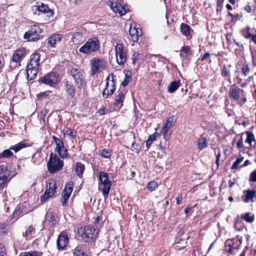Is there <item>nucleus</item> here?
I'll return each mask as SVG.
<instances>
[{
	"instance_id": "f257e3e1",
	"label": "nucleus",
	"mask_w": 256,
	"mask_h": 256,
	"mask_svg": "<svg viewBox=\"0 0 256 256\" xmlns=\"http://www.w3.org/2000/svg\"><path fill=\"white\" fill-rule=\"evenodd\" d=\"M79 235L82 238L83 240L86 242L90 240H95L98 234V230L94 226H86L80 228L78 230Z\"/></svg>"
},
{
	"instance_id": "f03ea898",
	"label": "nucleus",
	"mask_w": 256,
	"mask_h": 256,
	"mask_svg": "<svg viewBox=\"0 0 256 256\" xmlns=\"http://www.w3.org/2000/svg\"><path fill=\"white\" fill-rule=\"evenodd\" d=\"M98 175L100 182L98 189L102 190L104 197L106 198L110 192L112 186L111 182L109 180V176L107 173L104 172H100Z\"/></svg>"
},
{
	"instance_id": "7ed1b4c3",
	"label": "nucleus",
	"mask_w": 256,
	"mask_h": 256,
	"mask_svg": "<svg viewBox=\"0 0 256 256\" xmlns=\"http://www.w3.org/2000/svg\"><path fill=\"white\" fill-rule=\"evenodd\" d=\"M64 166V162L56 154L51 153L47 163L48 170L50 173L54 174L59 171Z\"/></svg>"
},
{
	"instance_id": "20e7f679",
	"label": "nucleus",
	"mask_w": 256,
	"mask_h": 256,
	"mask_svg": "<svg viewBox=\"0 0 256 256\" xmlns=\"http://www.w3.org/2000/svg\"><path fill=\"white\" fill-rule=\"evenodd\" d=\"M115 76L110 73L106 78L105 88L102 92V96L106 98L109 96L112 95L116 90Z\"/></svg>"
},
{
	"instance_id": "39448f33",
	"label": "nucleus",
	"mask_w": 256,
	"mask_h": 256,
	"mask_svg": "<svg viewBox=\"0 0 256 256\" xmlns=\"http://www.w3.org/2000/svg\"><path fill=\"white\" fill-rule=\"evenodd\" d=\"M100 48V43L97 38L90 39L79 51L85 54H90L98 50Z\"/></svg>"
},
{
	"instance_id": "423d86ee",
	"label": "nucleus",
	"mask_w": 256,
	"mask_h": 256,
	"mask_svg": "<svg viewBox=\"0 0 256 256\" xmlns=\"http://www.w3.org/2000/svg\"><path fill=\"white\" fill-rule=\"evenodd\" d=\"M57 188V183L54 179L50 180L47 182L46 189L44 194L40 197L42 202L46 201L49 198L52 197L56 192Z\"/></svg>"
},
{
	"instance_id": "0eeeda50",
	"label": "nucleus",
	"mask_w": 256,
	"mask_h": 256,
	"mask_svg": "<svg viewBox=\"0 0 256 256\" xmlns=\"http://www.w3.org/2000/svg\"><path fill=\"white\" fill-rule=\"evenodd\" d=\"M42 32V30L38 25L34 24L30 26V28L28 32H25L24 38L28 41L38 40L40 38V34Z\"/></svg>"
},
{
	"instance_id": "6e6552de",
	"label": "nucleus",
	"mask_w": 256,
	"mask_h": 256,
	"mask_svg": "<svg viewBox=\"0 0 256 256\" xmlns=\"http://www.w3.org/2000/svg\"><path fill=\"white\" fill-rule=\"evenodd\" d=\"M32 10L34 14L40 15L41 14H46L48 18L52 16L54 12L48 8L47 5L42 2H38L32 8Z\"/></svg>"
},
{
	"instance_id": "1a4fd4ad",
	"label": "nucleus",
	"mask_w": 256,
	"mask_h": 256,
	"mask_svg": "<svg viewBox=\"0 0 256 256\" xmlns=\"http://www.w3.org/2000/svg\"><path fill=\"white\" fill-rule=\"evenodd\" d=\"M106 62L102 59L94 58L90 60V72L92 76L98 73L105 68Z\"/></svg>"
},
{
	"instance_id": "9d476101",
	"label": "nucleus",
	"mask_w": 256,
	"mask_h": 256,
	"mask_svg": "<svg viewBox=\"0 0 256 256\" xmlns=\"http://www.w3.org/2000/svg\"><path fill=\"white\" fill-rule=\"evenodd\" d=\"M70 74L74 79L75 83L78 85V88H80L84 86L85 79L81 70L72 68L70 70Z\"/></svg>"
},
{
	"instance_id": "9b49d317",
	"label": "nucleus",
	"mask_w": 256,
	"mask_h": 256,
	"mask_svg": "<svg viewBox=\"0 0 256 256\" xmlns=\"http://www.w3.org/2000/svg\"><path fill=\"white\" fill-rule=\"evenodd\" d=\"M114 50L118 64L119 65L124 64L126 60V54L123 45L122 44H117L115 46Z\"/></svg>"
},
{
	"instance_id": "f8f14e48",
	"label": "nucleus",
	"mask_w": 256,
	"mask_h": 256,
	"mask_svg": "<svg viewBox=\"0 0 256 256\" xmlns=\"http://www.w3.org/2000/svg\"><path fill=\"white\" fill-rule=\"evenodd\" d=\"M58 75L54 72H50L46 76H42L40 82L42 84L50 86L56 84L58 81Z\"/></svg>"
},
{
	"instance_id": "ddd939ff",
	"label": "nucleus",
	"mask_w": 256,
	"mask_h": 256,
	"mask_svg": "<svg viewBox=\"0 0 256 256\" xmlns=\"http://www.w3.org/2000/svg\"><path fill=\"white\" fill-rule=\"evenodd\" d=\"M242 199L244 203L250 202L254 203L256 202V190L254 189H248L243 191Z\"/></svg>"
},
{
	"instance_id": "4468645a",
	"label": "nucleus",
	"mask_w": 256,
	"mask_h": 256,
	"mask_svg": "<svg viewBox=\"0 0 256 256\" xmlns=\"http://www.w3.org/2000/svg\"><path fill=\"white\" fill-rule=\"evenodd\" d=\"M73 183L72 182H68L65 186L64 189L62 192V203L63 206H65L67 201L69 199L71 193L72 191Z\"/></svg>"
},
{
	"instance_id": "2eb2a0df",
	"label": "nucleus",
	"mask_w": 256,
	"mask_h": 256,
	"mask_svg": "<svg viewBox=\"0 0 256 256\" xmlns=\"http://www.w3.org/2000/svg\"><path fill=\"white\" fill-rule=\"evenodd\" d=\"M110 6L112 10L116 13L119 14L120 16L125 14L127 12L124 5H122L117 0H110Z\"/></svg>"
},
{
	"instance_id": "dca6fc26",
	"label": "nucleus",
	"mask_w": 256,
	"mask_h": 256,
	"mask_svg": "<svg viewBox=\"0 0 256 256\" xmlns=\"http://www.w3.org/2000/svg\"><path fill=\"white\" fill-rule=\"evenodd\" d=\"M68 242V238L65 232H61L58 236L56 245L58 250H63Z\"/></svg>"
},
{
	"instance_id": "f3484780",
	"label": "nucleus",
	"mask_w": 256,
	"mask_h": 256,
	"mask_svg": "<svg viewBox=\"0 0 256 256\" xmlns=\"http://www.w3.org/2000/svg\"><path fill=\"white\" fill-rule=\"evenodd\" d=\"M126 93V90L124 88H120L116 94L114 105L118 106V108H120L123 104Z\"/></svg>"
},
{
	"instance_id": "a211bd4d",
	"label": "nucleus",
	"mask_w": 256,
	"mask_h": 256,
	"mask_svg": "<svg viewBox=\"0 0 256 256\" xmlns=\"http://www.w3.org/2000/svg\"><path fill=\"white\" fill-rule=\"evenodd\" d=\"M26 54V52L24 48L16 50L12 55V61L18 62L25 56Z\"/></svg>"
},
{
	"instance_id": "6ab92c4d",
	"label": "nucleus",
	"mask_w": 256,
	"mask_h": 256,
	"mask_svg": "<svg viewBox=\"0 0 256 256\" xmlns=\"http://www.w3.org/2000/svg\"><path fill=\"white\" fill-rule=\"evenodd\" d=\"M40 55L38 53H34L30 56V62L28 66L31 68H38L40 66Z\"/></svg>"
},
{
	"instance_id": "aec40b11",
	"label": "nucleus",
	"mask_w": 256,
	"mask_h": 256,
	"mask_svg": "<svg viewBox=\"0 0 256 256\" xmlns=\"http://www.w3.org/2000/svg\"><path fill=\"white\" fill-rule=\"evenodd\" d=\"M64 84L65 90L71 98H73L75 96L76 94L75 87L71 82H69L67 80H64Z\"/></svg>"
},
{
	"instance_id": "412c9836",
	"label": "nucleus",
	"mask_w": 256,
	"mask_h": 256,
	"mask_svg": "<svg viewBox=\"0 0 256 256\" xmlns=\"http://www.w3.org/2000/svg\"><path fill=\"white\" fill-rule=\"evenodd\" d=\"M173 124L174 118L173 116H170L166 119V122L162 130V133L164 138L166 137L168 130L172 127Z\"/></svg>"
},
{
	"instance_id": "4be33fe9",
	"label": "nucleus",
	"mask_w": 256,
	"mask_h": 256,
	"mask_svg": "<svg viewBox=\"0 0 256 256\" xmlns=\"http://www.w3.org/2000/svg\"><path fill=\"white\" fill-rule=\"evenodd\" d=\"M243 92L244 90L238 88H231L228 92L229 97L231 99L238 101L240 98V94Z\"/></svg>"
},
{
	"instance_id": "5701e85b",
	"label": "nucleus",
	"mask_w": 256,
	"mask_h": 256,
	"mask_svg": "<svg viewBox=\"0 0 256 256\" xmlns=\"http://www.w3.org/2000/svg\"><path fill=\"white\" fill-rule=\"evenodd\" d=\"M38 68H31L29 66L27 65L26 67V75L27 78L29 80H32L34 79L38 72Z\"/></svg>"
},
{
	"instance_id": "b1692460",
	"label": "nucleus",
	"mask_w": 256,
	"mask_h": 256,
	"mask_svg": "<svg viewBox=\"0 0 256 256\" xmlns=\"http://www.w3.org/2000/svg\"><path fill=\"white\" fill-rule=\"evenodd\" d=\"M62 38V35L60 34H56L52 36L48 39V44H50L51 47L54 48L57 43L60 42L61 41Z\"/></svg>"
},
{
	"instance_id": "393cba45",
	"label": "nucleus",
	"mask_w": 256,
	"mask_h": 256,
	"mask_svg": "<svg viewBox=\"0 0 256 256\" xmlns=\"http://www.w3.org/2000/svg\"><path fill=\"white\" fill-rule=\"evenodd\" d=\"M129 33L134 42H137L138 40V36L142 34L140 30H138V28H136L135 27L132 28V26L130 28Z\"/></svg>"
},
{
	"instance_id": "a878e982",
	"label": "nucleus",
	"mask_w": 256,
	"mask_h": 256,
	"mask_svg": "<svg viewBox=\"0 0 256 256\" xmlns=\"http://www.w3.org/2000/svg\"><path fill=\"white\" fill-rule=\"evenodd\" d=\"M28 146L29 144L28 143L22 141L14 146H10V149L13 150L15 152H18L22 149L26 148Z\"/></svg>"
},
{
	"instance_id": "bb28decb",
	"label": "nucleus",
	"mask_w": 256,
	"mask_h": 256,
	"mask_svg": "<svg viewBox=\"0 0 256 256\" xmlns=\"http://www.w3.org/2000/svg\"><path fill=\"white\" fill-rule=\"evenodd\" d=\"M28 146L29 144L28 143L22 141L14 146H10V149L13 150L15 152H18L22 149L26 148Z\"/></svg>"
},
{
	"instance_id": "cd10ccee",
	"label": "nucleus",
	"mask_w": 256,
	"mask_h": 256,
	"mask_svg": "<svg viewBox=\"0 0 256 256\" xmlns=\"http://www.w3.org/2000/svg\"><path fill=\"white\" fill-rule=\"evenodd\" d=\"M197 146L199 150H202V149L207 148L208 142L206 138L204 137L200 136V138L198 140Z\"/></svg>"
},
{
	"instance_id": "c85d7f7f",
	"label": "nucleus",
	"mask_w": 256,
	"mask_h": 256,
	"mask_svg": "<svg viewBox=\"0 0 256 256\" xmlns=\"http://www.w3.org/2000/svg\"><path fill=\"white\" fill-rule=\"evenodd\" d=\"M180 86V80L174 81L170 83L168 88V92L169 93L174 92Z\"/></svg>"
},
{
	"instance_id": "c756f323",
	"label": "nucleus",
	"mask_w": 256,
	"mask_h": 256,
	"mask_svg": "<svg viewBox=\"0 0 256 256\" xmlns=\"http://www.w3.org/2000/svg\"><path fill=\"white\" fill-rule=\"evenodd\" d=\"M84 169L85 166L84 164L80 162H78L76 163L75 166V172L78 176L81 178L82 176Z\"/></svg>"
},
{
	"instance_id": "7c9ffc66",
	"label": "nucleus",
	"mask_w": 256,
	"mask_h": 256,
	"mask_svg": "<svg viewBox=\"0 0 256 256\" xmlns=\"http://www.w3.org/2000/svg\"><path fill=\"white\" fill-rule=\"evenodd\" d=\"M52 138L56 144L54 148V152H56L57 150H59L64 146V141L61 138H58L54 136H52Z\"/></svg>"
},
{
	"instance_id": "2f4dec72",
	"label": "nucleus",
	"mask_w": 256,
	"mask_h": 256,
	"mask_svg": "<svg viewBox=\"0 0 256 256\" xmlns=\"http://www.w3.org/2000/svg\"><path fill=\"white\" fill-rule=\"evenodd\" d=\"M238 240L236 239L228 240L226 242V247H230L234 250H238L239 246L237 244Z\"/></svg>"
},
{
	"instance_id": "473e14b6",
	"label": "nucleus",
	"mask_w": 256,
	"mask_h": 256,
	"mask_svg": "<svg viewBox=\"0 0 256 256\" xmlns=\"http://www.w3.org/2000/svg\"><path fill=\"white\" fill-rule=\"evenodd\" d=\"M83 40L82 33L80 32H76L73 34L72 40L74 44H78Z\"/></svg>"
},
{
	"instance_id": "72a5a7b5",
	"label": "nucleus",
	"mask_w": 256,
	"mask_h": 256,
	"mask_svg": "<svg viewBox=\"0 0 256 256\" xmlns=\"http://www.w3.org/2000/svg\"><path fill=\"white\" fill-rule=\"evenodd\" d=\"M46 220L48 221L50 226H54L56 222V219L54 214L50 212H47L46 214Z\"/></svg>"
},
{
	"instance_id": "f704fd0d",
	"label": "nucleus",
	"mask_w": 256,
	"mask_h": 256,
	"mask_svg": "<svg viewBox=\"0 0 256 256\" xmlns=\"http://www.w3.org/2000/svg\"><path fill=\"white\" fill-rule=\"evenodd\" d=\"M56 152L58 153V156L62 158H68V152L67 148L64 146L60 148V150H57Z\"/></svg>"
},
{
	"instance_id": "c9c22d12",
	"label": "nucleus",
	"mask_w": 256,
	"mask_h": 256,
	"mask_svg": "<svg viewBox=\"0 0 256 256\" xmlns=\"http://www.w3.org/2000/svg\"><path fill=\"white\" fill-rule=\"evenodd\" d=\"M158 135V134L156 132L148 136V139L146 141V144L148 149L150 147L151 144L153 142L156 140V137Z\"/></svg>"
},
{
	"instance_id": "e433bc0d",
	"label": "nucleus",
	"mask_w": 256,
	"mask_h": 256,
	"mask_svg": "<svg viewBox=\"0 0 256 256\" xmlns=\"http://www.w3.org/2000/svg\"><path fill=\"white\" fill-rule=\"evenodd\" d=\"M190 27L188 24L182 23L180 26V30L182 34L186 36L190 34Z\"/></svg>"
},
{
	"instance_id": "4c0bfd02",
	"label": "nucleus",
	"mask_w": 256,
	"mask_h": 256,
	"mask_svg": "<svg viewBox=\"0 0 256 256\" xmlns=\"http://www.w3.org/2000/svg\"><path fill=\"white\" fill-rule=\"evenodd\" d=\"M246 134L247 136L246 140L245 141L246 142H248L250 145L252 146V142L253 141H255V138L254 136V134L252 132L248 131L246 132Z\"/></svg>"
},
{
	"instance_id": "58836bf2",
	"label": "nucleus",
	"mask_w": 256,
	"mask_h": 256,
	"mask_svg": "<svg viewBox=\"0 0 256 256\" xmlns=\"http://www.w3.org/2000/svg\"><path fill=\"white\" fill-rule=\"evenodd\" d=\"M11 150L12 149H10V148L8 149L4 150L2 152V158H8L12 157L13 156V152L11 151Z\"/></svg>"
},
{
	"instance_id": "ea45409f",
	"label": "nucleus",
	"mask_w": 256,
	"mask_h": 256,
	"mask_svg": "<svg viewBox=\"0 0 256 256\" xmlns=\"http://www.w3.org/2000/svg\"><path fill=\"white\" fill-rule=\"evenodd\" d=\"M241 218L246 220L248 222H252L254 221V216H250L249 213H246L241 215Z\"/></svg>"
},
{
	"instance_id": "a19ab883",
	"label": "nucleus",
	"mask_w": 256,
	"mask_h": 256,
	"mask_svg": "<svg viewBox=\"0 0 256 256\" xmlns=\"http://www.w3.org/2000/svg\"><path fill=\"white\" fill-rule=\"evenodd\" d=\"M244 160V157L240 156L237 158L236 162L233 164L232 169V170H236L238 168V166L240 162H242Z\"/></svg>"
},
{
	"instance_id": "79ce46f5",
	"label": "nucleus",
	"mask_w": 256,
	"mask_h": 256,
	"mask_svg": "<svg viewBox=\"0 0 256 256\" xmlns=\"http://www.w3.org/2000/svg\"><path fill=\"white\" fill-rule=\"evenodd\" d=\"M74 256H87L84 250L76 248L73 252Z\"/></svg>"
},
{
	"instance_id": "37998d69",
	"label": "nucleus",
	"mask_w": 256,
	"mask_h": 256,
	"mask_svg": "<svg viewBox=\"0 0 256 256\" xmlns=\"http://www.w3.org/2000/svg\"><path fill=\"white\" fill-rule=\"evenodd\" d=\"M158 187V184L154 181L150 182L148 185V190L151 192L156 190Z\"/></svg>"
},
{
	"instance_id": "c03bdc74",
	"label": "nucleus",
	"mask_w": 256,
	"mask_h": 256,
	"mask_svg": "<svg viewBox=\"0 0 256 256\" xmlns=\"http://www.w3.org/2000/svg\"><path fill=\"white\" fill-rule=\"evenodd\" d=\"M66 134L72 138H75L76 136V132L74 130L68 128L66 131Z\"/></svg>"
},
{
	"instance_id": "a18cd8bd",
	"label": "nucleus",
	"mask_w": 256,
	"mask_h": 256,
	"mask_svg": "<svg viewBox=\"0 0 256 256\" xmlns=\"http://www.w3.org/2000/svg\"><path fill=\"white\" fill-rule=\"evenodd\" d=\"M34 232V228L32 226H30L26 231L24 234V236L25 237H29L32 235Z\"/></svg>"
},
{
	"instance_id": "49530a36",
	"label": "nucleus",
	"mask_w": 256,
	"mask_h": 256,
	"mask_svg": "<svg viewBox=\"0 0 256 256\" xmlns=\"http://www.w3.org/2000/svg\"><path fill=\"white\" fill-rule=\"evenodd\" d=\"M112 151L110 150L104 149L101 152V155L104 158H108L111 156Z\"/></svg>"
},
{
	"instance_id": "de8ad7c7",
	"label": "nucleus",
	"mask_w": 256,
	"mask_h": 256,
	"mask_svg": "<svg viewBox=\"0 0 256 256\" xmlns=\"http://www.w3.org/2000/svg\"><path fill=\"white\" fill-rule=\"evenodd\" d=\"M221 74L223 76H225V77H230V70L226 68L225 66H223V68L222 70Z\"/></svg>"
},
{
	"instance_id": "09e8293b",
	"label": "nucleus",
	"mask_w": 256,
	"mask_h": 256,
	"mask_svg": "<svg viewBox=\"0 0 256 256\" xmlns=\"http://www.w3.org/2000/svg\"><path fill=\"white\" fill-rule=\"evenodd\" d=\"M7 181V177L6 176H0V190H2Z\"/></svg>"
},
{
	"instance_id": "8fccbe9b",
	"label": "nucleus",
	"mask_w": 256,
	"mask_h": 256,
	"mask_svg": "<svg viewBox=\"0 0 256 256\" xmlns=\"http://www.w3.org/2000/svg\"><path fill=\"white\" fill-rule=\"evenodd\" d=\"M130 76L128 74H125L124 80L122 82V84H121L123 86V87H125L130 82Z\"/></svg>"
},
{
	"instance_id": "3c124183",
	"label": "nucleus",
	"mask_w": 256,
	"mask_h": 256,
	"mask_svg": "<svg viewBox=\"0 0 256 256\" xmlns=\"http://www.w3.org/2000/svg\"><path fill=\"white\" fill-rule=\"evenodd\" d=\"M250 72V68L248 67V66L247 64H246L245 63L243 64V66L242 68V73L244 74L245 76H246Z\"/></svg>"
},
{
	"instance_id": "603ef678",
	"label": "nucleus",
	"mask_w": 256,
	"mask_h": 256,
	"mask_svg": "<svg viewBox=\"0 0 256 256\" xmlns=\"http://www.w3.org/2000/svg\"><path fill=\"white\" fill-rule=\"evenodd\" d=\"M20 256H39V254L37 252L34 251L32 252H25Z\"/></svg>"
},
{
	"instance_id": "864d4df0",
	"label": "nucleus",
	"mask_w": 256,
	"mask_h": 256,
	"mask_svg": "<svg viewBox=\"0 0 256 256\" xmlns=\"http://www.w3.org/2000/svg\"><path fill=\"white\" fill-rule=\"evenodd\" d=\"M250 181L256 182V170L252 171L250 176Z\"/></svg>"
},
{
	"instance_id": "5fc2aeb1",
	"label": "nucleus",
	"mask_w": 256,
	"mask_h": 256,
	"mask_svg": "<svg viewBox=\"0 0 256 256\" xmlns=\"http://www.w3.org/2000/svg\"><path fill=\"white\" fill-rule=\"evenodd\" d=\"M140 54L138 52H134L132 56V64H135L136 60H138Z\"/></svg>"
},
{
	"instance_id": "6e6d98bb",
	"label": "nucleus",
	"mask_w": 256,
	"mask_h": 256,
	"mask_svg": "<svg viewBox=\"0 0 256 256\" xmlns=\"http://www.w3.org/2000/svg\"><path fill=\"white\" fill-rule=\"evenodd\" d=\"M226 39L227 40V42L228 44H230L232 43V34L229 33L226 34Z\"/></svg>"
},
{
	"instance_id": "4d7b16f0",
	"label": "nucleus",
	"mask_w": 256,
	"mask_h": 256,
	"mask_svg": "<svg viewBox=\"0 0 256 256\" xmlns=\"http://www.w3.org/2000/svg\"><path fill=\"white\" fill-rule=\"evenodd\" d=\"M234 228L236 230L240 231L242 229V224L238 221L235 222L234 224Z\"/></svg>"
},
{
	"instance_id": "13d9d810",
	"label": "nucleus",
	"mask_w": 256,
	"mask_h": 256,
	"mask_svg": "<svg viewBox=\"0 0 256 256\" xmlns=\"http://www.w3.org/2000/svg\"><path fill=\"white\" fill-rule=\"evenodd\" d=\"M5 248L4 244H0V256H4Z\"/></svg>"
},
{
	"instance_id": "bf43d9fd",
	"label": "nucleus",
	"mask_w": 256,
	"mask_h": 256,
	"mask_svg": "<svg viewBox=\"0 0 256 256\" xmlns=\"http://www.w3.org/2000/svg\"><path fill=\"white\" fill-rule=\"evenodd\" d=\"M22 212V210L20 208H18V209L14 211V212H13V215L14 216L17 217Z\"/></svg>"
},
{
	"instance_id": "052dcab7",
	"label": "nucleus",
	"mask_w": 256,
	"mask_h": 256,
	"mask_svg": "<svg viewBox=\"0 0 256 256\" xmlns=\"http://www.w3.org/2000/svg\"><path fill=\"white\" fill-rule=\"evenodd\" d=\"M237 147L238 148H242L244 146V144H243V141H242V138H240L238 141L237 142Z\"/></svg>"
},
{
	"instance_id": "680f3d73",
	"label": "nucleus",
	"mask_w": 256,
	"mask_h": 256,
	"mask_svg": "<svg viewBox=\"0 0 256 256\" xmlns=\"http://www.w3.org/2000/svg\"><path fill=\"white\" fill-rule=\"evenodd\" d=\"M190 48L189 46H183L182 48L181 51L184 52L186 54H188L190 52Z\"/></svg>"
},
{
	"instance_id": "e2e57ef3",
	"label": "nucleus",
	"mask_w": 256,
	"mask_h": 256,
	"mask_svg": "<svg viewBox=\"0 0 256 256\" xmlns=\"http://www.w3.org/2000/svg\"><path fill=\"white\" fill-rule=\"evenodd\" d=\"M182 200V195L181 194H179L178 196L176 198V203L177 204H180Z\"/></svg>"
},
{
	"instance_id": "0e129e2a",
	"label": "nucleus",
	"mask_w": 256,
	"mask_h": 256,
	"mask_svg": "<svg viewBox=\"0 0 256 256\" xmlns=\"http://www.w3.org/2000/svg\"><path fill=\"white\" fill-rule=\"evenodd\" d=\"M210 54L208 52H206L204 54L203 56L201 58L202 60H204L210 56Z\"/></svg>"
},
{
	"instance_id": "69168bd1",
	"label": "nucleus",
	"mask_w": 256,
	"mask_h": 256,
	"mask_svg": "<svg viewBox=\"0 0 256 256\" xmlns=\"http://www.w3.org/2000/svg\"><path fill=\"white\" fill-rule=\"evenodd\" d=\"M106 109L105 108H102L98 110V112L100 115H104L106 114Z\"/></svg>"
},
{
	"instance_id": "338daca9",
	"label": "nucleus",
	"mask_w": 256,
	"mask_h": 256,
	"mask_svg": "<svg viewBox=\"0 0 256 256\" xmlns=\"http://www.w3.org/2000/svg\"><path fill=\"white\" fill-rule=\"evenodd\" d=\"M250 164H251V163H250V160H246L244 162V164H243V165H242V166H240V168H242V167L246 166H248V165Z\"/></svg>"
},
{
	"instance_id": "774afa93",
	"label": "nucleus",
	"mask_w": 256,
	"mask_h": 256,
	"mask_svg": "<svg viewBox=\"0 0 256 256\" xmlns=\"http://www.w3.org/2000/svg\"><path fill=\"white\" fill-rule=\"evenodd\" d=\"M252 35L253 34H252L250 32H248L246 33V34L245 35L244 37L246 38V39H248V38H252Z\"/></svg>"
}]
</instances>
